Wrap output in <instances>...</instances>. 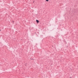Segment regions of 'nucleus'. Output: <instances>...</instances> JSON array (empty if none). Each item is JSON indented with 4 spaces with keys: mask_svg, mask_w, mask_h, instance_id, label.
<instances>
[{
    "mask_svg": "<svg viewBox=\"0 0 78 78\" xmlns=\"http://www.w3.org/2000/svg\"><path fill=\"white\" fill-rule=\"evenodd\" d=\"M36 21L37 23H39V20H36Z\"/></svg>",
    "mask_w": 78,
    "mask_h": 78,
    "instance_id": "nucleus-1",
    "label": "nucleus"
},
{
    "mask_svg": "<svg viewBox=\"0 0 78 78\" xmlns=\"http://www.w3.org/2000/svg\"><path fill=\"white\" fill-rule=\"evenodd\" d=\"M46 2H48V0H46Z\"/></svg>",
    "mask_w": 78,
    "mask_h": 78,
    "instance_id": "nucleus-2",
    "label": "nucleus"
}]
</instances>
